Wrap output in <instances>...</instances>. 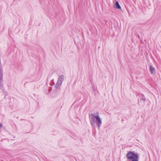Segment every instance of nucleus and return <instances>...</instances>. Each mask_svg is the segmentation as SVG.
I'll return each instance as SVG.
<instances>
[{"label": "nucleus", "instance_id": "nucleus-1", "mask_svg": "<svg viewBox=\"0 0 161 161\" xmlns=\"http://www.w3.org/2000/svg\"><path fill=\"white\" fill-rule=\"evenodd\" d=\"M89 119L90 124L92 126H94L96 122L99 129L102 122L99 116H95L93 114H92L89 115Z\"/></svg>", "mask_w": 161, "mask_h": 161}, {"label": "nucleus", "instance_id": "nucleus-2", "mask_svg": "<svg viewBox=\"0 0 161 161\" xmlns=\"http://www.w3.org/2000/svg\"><path fill=\"white\" fill-rule=\"evenodd\" d=\"M126 157L129 161H138V155L134 151L129 152L126 154Z\"/></svg>", "mask_w": 161, "mask_h": 161}, {"label": "nucleus", "instance_id": "nucleus-3", "mask_svg": "<svg viewBox=\"0 0 161 161\" xmlns=\"http://www.w3.org/2000/svg\"><path fill=\"white\" fill-rule=\"evenodd\" d=\"M138 95L140 97L138 99V103L143 106L145 104L146 101L145 96L143 94L141 93L138 94Z\"/></svg>", "mask_w": 161, "mask_h": 161}, {"label": "nucleus", "instance_id": "nucleus-4", "mask_svg": "<svg viewBox=\"0 0 161 161\" xmlns=\"http://www.w3.org/2000/svg\"><path fill=\"white\" fill-rule=\"evenodd\" d=\"M0 86L1 88L3 87V70L1 66H0Z\"/></svg>", "mask_w": 161, "mask_h": 161}, {"label": "nucleus", "instance_id": "nucleus-5", "mask_svg": "<svg viewBox=\"0 0 161 161\" xmlns=\"http://www.w3.org/2000/svg\"><path fill=\"white\" fill-rule=\"evenodd\" d=\"M64 76L63 75H61L58 78V81L61 82V83H62L63 81L64 80Z\"/></svg>", "mask_w": 161, "mask_h": 161}, {"label": "nucleus", "instance_id": "nucleus-6", "mask_svg": "<svg viewBox=\"0 0 161 161\" xmlns=\"http://www.w3.org/2000/svg\"><path fill=\"white\" fill-rule=\"evenodd\" d=\"M115 7L117 9H121V7L118 1L116 2L114 5Z\"/></svg>", "mask_w": 161, "mask_h": 161}, {"label": "nucleus", "instance_id": "nucleus-7", "mask_svg": "<svg viewBox=\"0 0 161 161\" xmlns=\"http://www.w3.org/2000/svg\"><path fill=\"white\" fill-rule=\"evenodd\" d=\"M150 69L151 74H153L154 73L155 68L153 67L152 66H150Z\"/></svg>", "mask_w": 161, "mask_h": 161}, {"label": "nucleus", "instance_id": "nucleus-8", "mask_svg": "<svg viewBox=\"0 0 161 161\" xmlns=\"http://www.w3.org/2000/svg\"><path fill=\"white\" fill-rule=\"evenodd\" d=\"M62 84L61 82H59V81H57V84H56L55 86L56 88H57L58 87L59 85H60Z\"/></svg>", "mask_w": 161, "mask_h": 161}, {"label": "nucleus", "instance_id": "nucleus-9", "mask_svg": "<svg viewBox=\"0 0 161 161\" xmlns=\"http://www.w3.org/2000/svg\"><path fill=\"white\" fill-rule=\"evenodd\" d=\"M3 127V125H2V124L0 123V127Z\"/></svg>", "mask_w": 161, "mask_h": 161}, {"label": "nucleus", "instance_id": "nucleus-10", "mask_svg": "<svg viewBox=\"0 0 161 161\" xmlns=\"http://www.w3.org/2000/svg\"><path fill=\"white\" fill-rule=\"evenodd\" d=\"M0 88H1V87L0 86Z\"/></svg>", "mask_w": 161, "mask_h": 161}]
</instances>
